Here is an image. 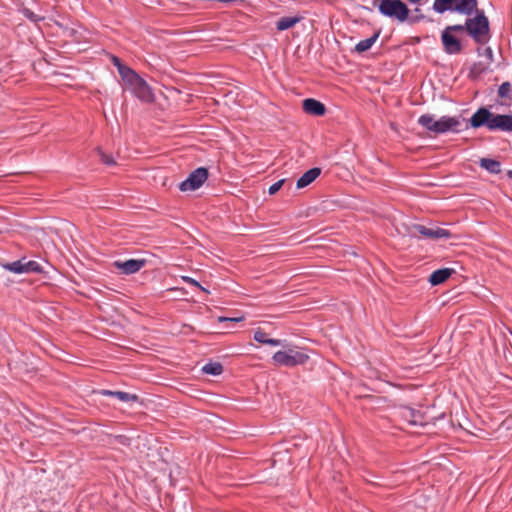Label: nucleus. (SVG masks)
<instances>
[{
  "label": "nucleus",
  "instance_id": "nucleus-30",
  "mask_svg": "<svg viewBox=\"0 0 512 512\" xmlns=\"http://www.w3.org/2000/svg\"><path fill=\"white\" fill-rule=\"evenodd\" d=\"M244 320V316H239V317H219L218 318V321L219 322H224V321H230V322H241Z\"/></svg>",
  "mask_w": 512,
  "mask_h": 512
},
{
  "label": "nucleus",
  "instance_id": "nucleus-14",
  "mask_svg": "<svg viewBox=\"0 0 512 512\" xmlns=\"http://www.w3.org/2000/svg\"><path fill=\"white\" fill-rule=\"evenodd\" d=\"M454 269L452 268H442L434 271L430 277L429 281L432 285H439L444 283L451 275L454 273Z\"/></svg>",
  "mask_w": 512,
  "mask_h": 512
},
{
  "label": "nucleus",
  "instance_id": "nucleus-4",
  "mask_svg": "<svg viewBox=\"0 0 512 512\" xmlns=\"http://www.w3.org/2000/svg\"><path fill=\"white\" fill-rule=\"evenodd\" d=\"M272 359L278 365L293 367L305 364L309 359V355L295 347H288L286 350L277 351Z\"/></svg>",
  "mask_w": 512,
  "mask_h": 512
},
{
  "label": "nucleus",
  "instance_id": "nucleus-9",
  "mask_svg": "<svg viewBox=\"0 0 512 512\" xmlns=\"http://www.w3.org/2000/svg\"><path fill=\"white\" fill-rule=\"evenodd\" d=\"M443 49L448 54H459L462 51V45L454 34L443 30L441 34Z\"/></svg>",
  "mask_w": 512,
  "mask_h": 512
},
{
  "label": "nucleus",
  "instance_id": "nucleus-27",
  "mask_svg": "<svg viewBox=\"0 0 512 512\" xmlns=\"http://www.w3.org/2000/svg\"><path fill=\"white\" fill-rule=\"evenodd\" d=\"M267 338H268L267 334L264 331H262L261 329L256 330L254 333L255 341H257L261 344H265Z\"/></svg>",
  "mask_w": 512,
  "mask_h": 512
},
{
  "label": "nucleus",
  "instance_id": "nucleus-12",
  "mask_svg": "<svg viewBox=\"0 0 512 512\" xmlns=\"http://www.w3.org/2000/svg\"><path fill=\"white\" fill-rule=\"evenodd\" d=\"M477 4V0H456L452 10L469 17L478 10Z\"/></svg>",
  "mask_w": 512,
  "mask_h": 512
},
{
  "label": "nucleus",
  "instance_id": "nucleus-34",
  "mask_svg": "<svg viewBox=\"0 0 512 512\" xmlns=\"http://www.w3.org/2000/svg\"><path fill=\"white\" fill-rule=\"evenodd\" d=\"M64 33L69 35V36H73V34L75 33L74 29H69V28H65L64 29Z\"/></svg>",
  "mask_w": 512,
  "mask_h": 512
},
{
  "label": "nucleus",
  "instance_id": "nucleus-3",
  "mask_svg": "<svg viewBox=\"0 0 512 512\" xmlns=\"http://www.w3.org/2000/svg\"><path fill=\"white\" fill-rule=\"evenodd\" d=\"M470 124L473 128H479L487 124L488 128H512L511 115H494L487 108H479L471 117Z\"/></svg>",
  "mask_w": 512,
  "mask_h": 512
},
{
  "label": "nucleus",
  "instance_id": "nucleus-17",
  "mask_svg": "<svg viewBox=\"0 0 512 512\" xmlns=\"http://www.w3.org/2000/svg\"><path fill=\"white\" fill-rule=\"evenodd\" d=\"M378 37H379V32L375 33L370 38L361 40L360 42H358L356 44L355 51L358 53H363V52L368 51L373 46V44L376 42Z\"/></svg>",
  "mask_w": 512,
  "mask_h": 512
},
{
  "label": "nucleus",
  "instance_id": "nucleus-32",
  "mask_svg": "<svg viewBox=\"0 0 512 512\" xmlns=\"http://www.w3.org/2000/svg\"><path fill=\"white\" fill-rule=\"evenodd\" d=\"M265 344H268L271 346H279L282 344V342L279 339L267 338Z\"/></svg>",
  "mask_w": 512,
  "mask_h": 512
},
{
  "label": "nucleus",
  "instance_id": "nucleus-2",
  "mask_svg": "<svg viewBox=\"0 0 512 512\" xmlns=\"http://www.w3.org/2000/svg\"><path fill=\"white\" fill-rule=\"evenodd\" d=\"M466 32L477 44L484 45L489 41L490 24L483 10H476L474 17L466 19Z\"/></svg>",
  "mask_w": 512,
  "mask_h": 512
},
{
  "label": "nucleus",
  "instance_id": "nucleus-26",
  "mask_svg": "<svg viewBox=\"0 0 512 512\" xmlns=\"http://www.w3.org/2000/svg\"><path fill=\"white\" fill-rule=\"evenodd\" d=\"M444 30L449 31L452 34L464 32V31H466V22L464 24H456V25L447 26Z\"/></svg>",
  "mask_w": 512,
  "mask_h": 512
},
{
  "label": "nucleus",
  "instance_id": "nucleus-22",
  "mask_svg": "<svg viewBox=\"0 0 512 512\" xmlns=\"http://www.w3.org/2000/svg\"><path fill=\"white\" fill-rule=\"evenodd\" d=\"M1 265L9 272L14 274H23L22 259L10 263H3Z\"/></svg>",
  "mask_w": 512,
  "mask_h": 512
},
{
  "label": "nucleus",
  "instance_id": "nucleus-5",
  "mask_svg": "<svg viewBox=\"0 0 512 512\" xmlns=\"http://www.w3.org/2000/svg\"><path fill=\"white\" fill-rule=\"evenodd\" d=\"M378 8L383 15L401 22L405 21L409 14V9L401 0H381Z\"/></svg>",
  "mask_w": 512,
  "mask_h": 512
},
{
  "label": "nucleus",
  "instance_id": "nucleus-33",
  "mask_svg": "<svg viewBox=\"0 0 512 512\" xmlns=\"http://www.w3.org/2000/svg\"><path fill=\"white\" fill-rule=\"evenodd\" d=\"M113 62L117 66L119 73H120V67H126L125 65L121 64L120 60L117 57L113 58Z\"/></svg>",
  "mask_w": 512,
  "mask_h": 512
},
{
  "label": "nucleus",
  "instance_id": "nucleus-25",
  "mask_svg": "<svg viewBox=\"0 0 512 512\" xmlns=\"http://www.w3.org/2000/svg\"><path fill=\"white\" fill-rule=\"evenodd\" d=\"M181 279L187 283V284H190L192 286H195L199 289H201L202 291L206 292V293H209V291L204 288L203 286L200 285V283L198 281H196L195 279L189 277V276H181Z\"/></svg>",
  "mask_w": 512,
  "mask_h": 512
},
{
  "label": "nucleus",
  "instance_id": "nucleus-35",
  "mask_svg": "<svg viewBox=\"0 0 512 512\" xmlns=\"http://www.w3.org/2000/svg\"><path fill=\"white\" fill-rule=\"evenodd\" d=\"M435 134L439 133V132H445L446 130H438V129H435V130H432Z\"/></svg>",
  "mask_w": 512,
  "mask_h": 512
},
{
  "label": "nucleus",
  "instance_id": "nucleus-29",
  "mask_svg": "<svg viewBox=\"0 0 512 512\" xmlns=\"http://www.w3.org/2000/svg\"><path fill=\"white\" fill-rule=\"evenodd\" d=\"M99 155H100L103 163H105L107 165H113L115 163L111 156L103 153L102 151H99Z\"/></svg>",
  "mask_w": 512,
  "mask_h": 512
},
{
  "label": "nucleus",
  "instance_id": "nucleus-28",
  "mask_svg": "<svg viewBox=\"0 0 512 512\" xmlns=\"http://www.w3.org/2000/svg\"><path fill=\"white\" fill-rule=\"evenodd\" d=\"M284 182H285V180H284V179H281V180H279V181L275 182L274 184H272V185L269 187V190H268L269 194H270V195H273V194H275L276 192H278V191L281 189V187L283 186Z\"/></svg>",
  "mask_w": 512,
  "mask_h": 512
},
{
  "label": "nucleus",
  "instance_id": "nucleus-16",
  "mask_svg": "<svg viewBox=\"0 0 512 512\" xmlns=\"http://www.w3.org/2000/svg\"><path fill=\"white\" fill-rule=\"evenodd\" d=\"M479 164L482 168L490 173L497 174L501 171V164L499 161L489 158H481Z\"/></svg>",
  "mask_w": 512,
  "mask_h": 512
},
{
  "label": "nucleus",
  "instance_id": "nucleus-38",
  "mask_svg": "<svg viewBox=\"0 0 512 512\" xmlns=\"http://www.w3.org/2000/svg\"><path fill=\"white\" fill-rule=\"evenodd\" d=\"M410 2H413V3H417L419 2L420 0H409Z\"/></svg>",
  "mask_w": 512,
  "mask_h": 512
},
{
  "label": "nucleus",
  "instance_id": "nucleus-19",
  "mask_svg": "<svg viewBox=\"0 0 512 512\" xmlns=\"http://www.w3.org/2000/svg\"><path fill=\"white\" fill-rule=\"evenodd\" d=\"M300 21L298 17H283L278 20L276 27L279 31L287 30L292 28Z\"/></svg>",
  "mask_w": 512,
  "mask_h": 512
},
{
  "label": "nucleus",
  "instance_id": "nucleus-7",
  "mask_svg": "<svg viewBox=\"0 0 512 512\" xmlns=\"http://www.w3.org/2000/svg\"><path fill=\"white\" fill-rule=\"evenodd\" d=\"M208 178V171L206 168L200 167L194 170L188 178L182 181L179 185V189L183 192L194 191L200 188Z\"/></svg>",
  "mask_w": 512,
  "mask_h": 512
},
{
  "label": "nucleus",
  "instance_id": "nucleus-11",
  "mask_svg": "<svg viewBox=\"0 0 512 512\" xmlns=\"http://www.w3.org/2000/svg\"><path fill=\"white\" fill-rule=\"evenodd\" d=\"M302 107L307 114L314 116H322L326 111L324 104L313 98L305 99Z\"/></svg>",
  "mask_w": 512,
  "mask_h": 512
},
{
  "label": "nucleus",
  "instance_id": "nucleus-6",
  "mask_svg": "<svg viewBox=\"0 0 512 512\" xmlns=\"http://www.w3.org/2000/svg\"><path fill=\"white\" fill-rule=\"evenodd\" d=\"M418 124L426 128H454L462 125L458 117H442L435 120L434 116L426 114L418 119Z\"/></svg>",
  "mask_w": 512,
  "mask_h": 512
},
{
  "label": "nucleus",
  "instance_id": "nucleus-36",
  "mask_svg": "<svg viewBox=\"0 0 512 512\" xmlns=\"http://www.w3.org/2000/svg\"><path fill=\"white\" fill-rule=\"evenodd\" d=\"M172 92L176 93V94H181V92L179 90H177V89H173Z\"/></svg>",
  "mask_w": 512,
  "mask_h": 512
},
{
  "label": "nucleus",
  "instance_id": "nucleus-13",
  "mask_svg": "<svg viewBox=\"0 0 512 512\" xmlns=\"http://www.w3.org/2000/svg\"><path fill=\"white\" fill-rule=\"evenodd\" d=\"M321 174V169L318 168V167H314L310 170H308L307 172H305L298 180H297V183H296V187L298 189H302L306 186H308L309 184H311L313 181H315L318 176Z\"/></svg>",
  "mask_w": 512,
  "mask_h": 512
},
{
  "label": "nucleus",
  "instance_id": "nucleus-21",
  "mask_svg": "<svg viewBox=\"0 0 512 512\" xmlns=\"http://www.w3.org/2000/svg\"><path fill=\"white\" fill-rule=\"evenodd\" d=\"M202 371L209 375H220L223 372V366L218 362L208 363L202 367Z\"/></svg>",
  "mask_w": 512,
  "mask_h": 512
},
{
  "label": "nucleus",
  "instance_id": "nucleus-37",
  "mask_svg": "<svg viewBox=\"0 0 512 512\" xmlns=\"http://www.w3.org/2000/svg\"><path fill=\"white\" fill-rule=\"evenodd\" d=\"M507 174L510 178H512V170H509Z\"/></svg>",
  "mask_w": 512,
  "mask_h": 512
},
{
  "label": "nucleus",
  "instance_id": "nucleus-1",
  "mask_svg": "<svg viewBox=\"0 0 512 512\" xmlns=\"http://www.w3.org/2000/svg\"><path fill=\"white\" fill-rule=\"evenodd\" d=\"M120 76L125 89L133 93L140 101L151 103L154 101V93L147 82L129 67H120Z\"/></svg>",
  "mask_w": 512,
  "mask_h": 512
},
{
  "label": "nucleus",
  "instance_id": "nucleus-20",
  "mask_svg": "<svg viewBox=\"0 0 512 512\" xmlns=\"http://www.w3.org/2000/svg\"><path fill=\"white\" fill-rule=\"evenodd\" d=\"M454 2H456V0H434L433 9L437 13L442 14L448 10H452L453 9L452 4Z\"/></svg>",
  "mask_w": 512,
  "mask_h": 512
},
{
  "label": "nucleus",
  "instance_id": "nucleus-23",
  "mask_svg": "<svg viewBox=\"0 0 512 512\" xmlns=\"http://www.w3.org/2000/svg\"><path fill=\"white\" fill-rule=\"evenodd\" d=\"M512 92V85L510 82H504L500 85L498 89V95L502 98L510 97Z\"/></svg>",
  "mask_w": 512,
  "mask_h": 512
},
{
  "label": "nucleus",
  "instance_id": "nucleus-39",
  "mask_svg": "<svg viewBox=\"0 0 512 512\" xmlns=\"http://www.w3.org/2000/svg\"><path fill=\"white\" fill-rule=\"evenodd\" d=\"M510 334L512 335V328L509 329Z\"/></svg>",
  "mask_w": 512,
  "mask_h": 512
},
{
  "label": "nucleus",
  "instance_id": "nucleus-31",
  "mask_svg": "<svg viewBox=\"0 0 512 512\" xmlns=\"http://www.w3.org/2000/svg\"><path fill=\"white\" fill-rule=\"evenodd\" d=\"M236 102H237V100L234 97L232 92H229V93L224 95V104L225 105H230L231 103L236 104Z\"/></svg>",
  "mask_w": 512,
  "mask_h": 512
},
{
  "label": "nucleus",
  "instance_id": "nucleus-15",
  "mask_svg": "<svg viewBox=\"0 0 512 512\" xmlns=\"http://www.w3.org/2000/svg\"><path fill=\"white\" fill-rule=\"evenodd\" d=\"M101 394L104 396H114L118 400L122 402H130V401H137L138 397L135 394H130L123 391H110V390H102Z\"/></svg>",
  "mask_w": 512,
  "mask_h": 512
},
{
  "label": "nucleus",
  "instance_id": "nucleus-24",
  "mask_svg": "<svg viewBox=\"0 0 512 512\" xmlns=\"http://www.w3.org/2000/svg\"><path fill=\"white\" fill-rule=\"evenodd\" d=\"M22 13L23 15L28 18L29 20L33 21V22H38L40 20H43L44 17H41V16H38L36 15L34 12H32L30 9L28 8H24L22 10Z\"/></svg>",
  "mask_w": 512,
  "mask_h": 512
},
{
  "label": "nucleus",
  "instance_id": "nucleus-18",
  "mask_svg": "<svg viewBox=\"0 0 512 512\" xmlns=\"http://www.w3.org/2000/svg\"><path fill=\"white\" fill-rule=\"evenodd\" d=\"M22 266H23V274L41 273L42 272V267L37 261H33V260L26 261L25 258H22Z\"/></svg>",
  "mask_w": 512,
  "mask_h": 512
},
{
  "label": "nucleus",
  "instance_id": "nucleus-10",
  "mask_svg": "<svg viewBox=\"0 0 512 512\" xmlns=\"http://www.w3.org/2000/svg\"><path fill=\"white\" fill-rule=\"evenodd\" d=\"M146 261L144 259H129L126 261H116L114 266L119 269L123 274L130 275L138 272L144 267Z\"/></svg>",
  "mask_w": 512,
  "mask_h": 512
},
{
  "label": "nucleus",
  "instance_id": "nucleus-8",
  "mask_svg": "<svg viewBox=\"0 0 512 512\" xmlns=\"http://www.w3.org/2000/svg\"><path fill=\"white\" fill-rule=\"evenodd\" d=\"M413 229L415 232L419 233L422 237L428 238V239H447L451 237V233L447 229H443L437 226L433 227H426L424 225H414Z\"/></svg>",
  "mask_w": 512,
  "mask_h": 512
}]
</instances>
